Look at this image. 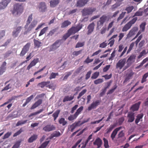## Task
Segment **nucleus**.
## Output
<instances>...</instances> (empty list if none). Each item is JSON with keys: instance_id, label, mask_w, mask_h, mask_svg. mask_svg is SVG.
I'll return each mask as SVG.
<instances>
[{"instance_id": "nucleus-1", "label": "nucleus", "mask_w": 148, "mask_h": 148, "mask_svg": "<svg viewBox=\"0 0 148 148\" xmlns=\"http://www.w3.org/2000/svg\"><path fill=\"white\" fill-rule=\"evenodd\" d=\"M32 16L33 14H32L29 16L26 21V24L25 26V28L27 30V31L28 32L31 31L37 24V21L33 20L30 24L33 19Z\"/></svg>"}, {"instance_id": "nucleus-2", "label": "nucleus", "mask_w": 148, "mask_h": 148, "mask_svg": "<svg viewBox=\"0 0 148 148\" xmlns=\"http://www.w3.org/2000/svg\"><path fill=\"white\" fill-rule=\"evenodd\" d=\"M23 7L22 4L17 3L14 5V10L12 12L13 14L16 13V14H20L23 12Z\"/></svg>"}, {"instance_id": "nucleus-3", "label": "nucleus", "mask_w": 148, "mask_h": 148, "mask_svg": "<svg viewBox=\"0 0 148 148\" xmlns=\"http://www.w3.org/2000/svg\"><path fill=\"white\" fill-rule=\"evenodd\" d=\"M137 19L138 18L137 17L133 18L124 26L122 29V31L123 32L127 31L130 28L132 25L136 22Z\"/></svg>"}, {"instance_id": "nucleus-4", "label": "nucleus", "mask_w": 148, "mask_h": 148, "mask_svg": "<svg viewBox=\"0 0 148 148\" xmlns=\"http://www.w3.org/2000/svg\"><path fill=\"white\" fill-rule=\"evenodd\" d=\"M107 19V16L105 15L101 16L99 20L97 22V27L100 28L103 25V23L106 21Z\"/></svg>"}, {"instance_id": "nucleus-5", "label": "nucleus", "mask_w": 148, "mask_h": 148, "mask_svg": "<svg viewBox=\"0 0 148 148\" xmlns=\"http://www.w3.org/2000/svg\"><path fill=\"white\" fill-rule=\"evenodd\" d=\"M96 10L95 8H85L82 10V12L84 16L91 14Z\"/></svg>"}, {"instance_id": "nucleus-6", "label": "nucleus", "mask_w": 148, "mask_h": 148, "mask_svg": "<svg viewBox=\"0 0 148 148\" xmlns=\"http://www.w3.org/2000/svg\"><path fill=\"white\" fill-rule=\"evenodd\" d=\"M82 24H79L77 25L76 27H72L68 30V31L71 35L74 34L79 31L82 28Z\"/></svg>"}, {"instance_id": "nucleus-7", "label": "nucleus", "mask_w": 148, "mask_h": 148, "mask_svg": "<svg viewBox=\"0 0 148 148\" xmlns=\"http://www.w3.org/2000/svg\"><path fill=\"white\" fill-rule=\"evenodd\" d=\"M101 102V101L99 100L93 101L88 107V111H90L92 109H95L100 104Z\"/></svg>"}, {"instance_id": "nucleus-8", "label": "nucleus", "mask_w": 148, "mask_h": 148, "mask_svg": "<svg viewBox=\"0 0 148 148\" xmlns=\"http://www.w3.org/2000/svg\"><path fill=\"white\" fill-rule=\"evenodd\" d=\"M30 46V43H27L23 47L22 50L20 54L21 56H23L28 51Z\"/></svg>"}, {"instance_id": "nucleus-9", "label": "nucleus", "mask_w": 148, "mask_h": 148, "mask_svg": "<svg viewBox=\"0 0 148 148\" xmlns=\"http://www.w3.org/2000/svg\"><path fill=\"white\" fill-rule=\"evenodd\" d=\"M126 62V59L125 58L120 59L116 64V68L121 69L125 65Z\"/></svg>"}, {"instance_id": "nucleus-10", "label": "nucleus", "mask_w": 148, "mask_h": 148, "mask_svg": "<svg viewBox=\"0 0 148 148\" xmlns=\"http://www.w3.org/2000/svg\"><path fill=\"white\" fill-rule=\"evenodd\" d=\"M134 73L131 70H129L127 71V72L126 74V76L123 83L127 82L130 79H131L134 74Z\"/></svg>"}, {"instance_id": "nucleus-11", "label": "nucleus", "mask_w": 148, "mask_h": 148, "mask_svg": "<svg viewBox=\"0 0 148 148\" xmlns=\"http://www.w3.org/2000/svg\"><path fill=\"white\" fill-rule=\"evenodd\" d=\"M61 40H57L50 47V51H53L58 48L60 45V42Z\"/></svg>"}, {"instance_id": "nucleus-12", "label": "nucleus", "mask_w": 148, "mask_h": 148, "mask_svg": "<svg viewBox=\"0 0 148 148\" xmlns=\"http://www.w3.org/2000/svg\"><path fill=\"white\" fill-rule=\"evenodd\" d=\"M127 117L128 118V122L132 123L133 122L135 119L134 113L131 112H128Z\"/></svg>"}, {"instance_id": "nucleus-13", "label": "nucleus", "mask_w": 148, "mask_h": 148, "mask_svg": "<svg viewBox=\"0 0 148 148\" xmlns=\"http://www.w3.org/2000/svg\"><path fill=\"white\" fill-rule=\"evenodd\" d=\"M138 30V28L137 27H132L127 34V38H130L134 35L135 32L137 31Z\"/></svg>"}, {"instance_id": "nucleus-14", "label": "nucleus", "mask_w": 148, "mask_h": 148, "mask_svg": "<svg viewBox=\"0 0 148 148\" xmlns=\"http://www.w3.org/2000/svg\"><path fill=\"white\" fill-rule=\"evenodd\" d=\"M22 29V27L21 26H18L14 28V30L12 33V35L13 37L14 38L17 37Z\"/></svg>"}, {"instance_id": "nucleus-15", "label": "nucleus", "mask_w": 148, "mask_h": 148, "mask_svg": "<svg viewBox=\"0 0 148 148\" xmlns=\"http://www.w3.org/2000/svg\"><path fill=\"white\" fill-rule=\"evenodd\" d=\"M38 7L39 8V11L40 12H45L47 9L46 5L45 2L40 3Z\"/></svg>"}, {"instance_id": "nucleus-16", "label": "nucleus", "mask_w": 148, "mask_h": 148, "mask_svg": "<svg viewBox=\"0 0 148 148\" xmlns=\"http://www.w3.org/2000/svg\"><path fill=\"white\" fill-rule=\"evenodd\" d=\"M55 129V127L53 125H47L43 128V130L46 132H49Z\"/></svg>"}, {"instance_id": "nucleus-17", "label": "nucleus", "mask_w": 148, "mask_h": 148, "mask_svg": "<svg viewBox=\"0 0 148 148\" xmlns=\"http://www.w3.org/2000/svg\"><path fill=\"white\" fill-rule=\"evenodd\" d=\"M11 0H4L0 3V10L3 9L7 6Z\"/></svg>"}, {"instance_id": "nucleus-18", "label": "nucleus", "mask_w": 148, "mask_h": 148, "mask_svg": "<svg viewBox=\"0 0 148 148\" xmlns=\"http://www.w3.org/2000/svg\"><path fill=\"white\" fill-rule=\"evenodd\" d=\"M95 26V24L94 22H92L88 25L87 27L88 31L87 34L88 35H90L93 32Z\"/></svg>"}, {"instance_id": "nucleus-19", "label": "nucleus", "mask_w": 148, "mask_h": 148, "mask_svg": "<svg viewBox=\"0 0 148 148\" xmlns=\"http://www.w3.org/2000/svg\"><path fill=\"white\" fill-rule=\"evenodd\" d=\"M39 59L38 58H35L32 60L27 66V69L29 70L32 67L35 66L36 63L38 62Z\"/></svg>"}, {"instance_id": "nucleus-20", "label": "nucleus", "mask_w": 148, "mask_h": 148, "mask_svg": "<svg viewBox=\"0 0 148 148\" xmlns=\"http://www.w3.org/2000/svg\"><path fill=\"white\" fill-rule=\"evenodd\" d=\"M89 0H78L76 4L77 6L82 7L84 5L88 2Z\"/></svg>"}, {"instance_id": "nucleus-21", "label": "nucleus", "mask_w": 148, "mask_h": 148, "mask_svg": "<svg viewBox=\"0 0 148 148\" xmlns=\"http://www.w3.org/2000/svg\"><path fill=\"white\" fill-rule=\"evenodd\" d=\"M122 128L121 127H120L116 128L112 132L111 134V138L112 140H113L115 138L116 135L118 131Z\"/></svg>"}, {"instance_id": "nucleus-22", "label": "nucleus", "mask_w": 148, "mask_h": 148, "mask_svg": "<svg viewBox=\"0 0 148 148\" xmlns=\"http://www.w3.org/2000/svg\"><path fill=\"white\" fill-rule=\"evenodd\" d=\"M140 103L141 102L139 101L132 105L131 108L133 112L138 110Z\"/></svg>"}, {"instance_id": "nucleus-23", "label": "nucleus", "mask_w": 148, "mask_h": 148, "mask_svg": "<svg viewBox=\"0 0 148 148\" xmlns=\"http://www.w3.org/2000/svg\"><path fill=\"white\" fill-rule=\"evenodd\" d=\"M102 141L101 139L98 138L96 139L95 141L93 143L94 145H97V148L100 147L102 144Z\"/></svg>"}, {"instance_id": "nucleus-24", "label": "nucleus", "mask_w": 148, "mask_h": 148, "mask_svg": "<svg viewBox=\"0 0 148 148\" xmlns=\"http://www.w3.org/2000/svg\"><path fill=\"white\" fill-rule=\"evenodd\" d=\"M6 65V63L5 62H4L1 66L0 67V75H2L5 72L6 70L5 66Z\"/></svg>"}, {"instance_id": "nucleus-25", "label": "nucleus", "mask_w": 148, "mask_h": 148, "mask_svg": "<svg viewBox=\"0 0 148 148\" xmlns=\"http://www.w3.org/2000/svg\"><path fill=\"white\" fill-rule=\"evenodd\" d=\"M42 103V99H39L32 106L31 108V109L32 110L35 109L40 105Z\"/></svg>"}, {"instance_id": "nucleus-26", "label": "nucleus", "mask_w": 148, "mask_h": 148, "mask_svg": "<svg viewBox=\"0 0 148 148\" xmlns=\"http://www.w3.org/2000/svg\"><path fill=\"white\" fill-rule=\"evenodd\" d=\"M136 56L134 55H132L127 59V62L130 64L134 62L135 60Z\"/></svg>"}, {"instance_id": "nucleus-27", "label": "nucleus", "mask_w": 148, "mask_h": 148, "mask_svg": "<svg viewBox=\"0 0 148 148\" xmlns=\"http://www.w3.org/2000/svg\"><path fill=\"white\" fill-rule=\"evenodd\" d=\"M60 0H51L50 2V6L54 7L57 5L59 3Z\"/></svg>"}, {"instance_id": "nucleus-28", "label": "nucleus", "mask_w": 148, "mask_h": 148, "mask_svg": "<svg viewBox=\"0 0 148 148\" xmlns=\"http://www.w3.org/2000/svg\"><path fill=\"white\" fill-rule=\"evenodd\" d=\"M71 22L68 20H66L64 21L61 24V27L62 28H65L70 25Z\"/></svg>"}, {"instance_id": "nucleus-29", "label": "nucleus", "mask_w": 148, "mask_h": 148, "mask_svg": "<svg viewBox=\"0 0 148 148\" xmlns=\"http://www.w3.org/2000/svg\"><path fill=\"white\" fill-rule=\"evenodd\" d=\"M74 95L70 97L68 95L65 96L63 99V102H64L67 101H71L74 99Z\"/></svg>"}, {"instance_id": "nucleus-30", "label": "nucleus", "mask_w": 148, "mask_h": 148, "mask_svg": "<svg viewBox=\"0 0 148 148\" xmlns=\"http://www.w3.org/2000/svg\"><path fill=\"white\" fill-rule=\"evenodd\" d=\"M38 138V136L36 134H34L29 138L28 140L29 143H31L36 140Z\"/></svg>"}, {"instance_id": "nucleus-31", "label": "nucleus", "mask_w": 148, "mask_h": 148, "mask_svg": "<svg viewBox=\"0 0 148 148\" xmlns=\"http://www.w3.org/2000/svg\"><path fill=\"white\" fill-rule=\"evenodd\" d=\"M143 116V114H138L136 116V118L135 119V123L136 124H137L140 121V120L142 119Z\"/></svg>"}, {"instance_id": "nucleus-32", "label": "nucleus", "mask_w": 148, "mask_h": 148, "mask_svg": "<svg viewBox=\"0 0 148 148\" xmlns=\"http://www.w3.org/2000/svg\"><path fill=\"white\" fill-rule=\"evenodd\" d=\"M50 83V82H43L39 83L38 86L41 88H44L45 86L49 84Z\"/></svg>"}, {"instance_id": "nucleus-33", "label": "nucleus", "mask_w": 148, "mask_h": 148, "mask_svg": "<svg viewBox=\"0 0 148 148\" xmlns=\"http://www.w3.org/2000/svg\"><path fill=\"white\" fill-rule=\"evenodd\" d=\"M34 46L36 47L39 48L41 46V42L38 40L34 39Z\"/></svg>"}, {"instance_id": "nucleus-34", "label": "nucleus", "mask_w": 148, "mask_h": 148, "mask_svg": "<svg viewBox=\"0 0 148 148\" xmlns=\"http://www.w3.org/2000/svg\"><path fill=\"white\" fill-rule=\"evenodd\" d=\"M60 112V110H57L56 111L52 114V116L54 117V120L55 121L58 117V115Z\"/></svg>"}, {"instance_id": "nucleus-35", "label": "nucleus", "mask_w": 148, "mask_h": 148, "mask_svg": "<svg viewBox=\"0 0 148 148\" xmlns=\"http://www.w3.org/2000/svg\"><path fill=\"white\" fill-rule=\"evenodd\" d=\"M59 123L60 124H61L63 126H64L67 123V122L65 121V119L63 118H61L59 120Z\"/></svg>"}, {"instance_id": "nucleus-36", "label": "nucleus", "mask_w": 148, "mask_h": 148, "mask_svg": "<svg viewBox=\"0 0 148 148\" xmlns=\"http://www.w3.org/2000/svg\"><path fill=\"white\" fill-rule=\"evenodd\" d=\"M61 134L59 132H56L55 133L51 134V136L50 139H52L54 137H58Z\"/></svg>"}, {"instance_id": "nucleus-37", "label": "nucleus", "mask_w": 148, "mask_h": 148, "mask_svg": "<svg viewBox=\"0 0 148 148\" xmlns=\"http://www.w3.org/2000/svg\"><path fill=\"white\" fill-rule=\"evenodd\" d=\"M120 5L121 3H119V2H116L115 4L112 6L111 10L112 11H114L116 9L120 6Z\"/></svg>"}, {"instance_id": "nucleus-38", "label": "nucleus", "mask_w": 148, "mask_h": 148, "mask_svg": "<svg viewBox=\"0 0 148 148\" xmlns=\"http://www.w3.org/2000/svg\"><path fill=\"white\" fill-rule=\"evenodd\" d=\"M146 25V23L145 22L141 23L140 25V30H141V32H143L144 31L145 29V26Z\"/></svg>"}, {"instance_id": "nucleus-39", "label": "nucleus", "mask_w": 148, "mask_h": 148, "mask_svg": "<svg viewBox=\"0 0 148 148\" xmlns=\"http://www.w3.org/2000/svg\"><path fill=\"white\" fill-rule=\"evenodd\" d=\"M116 126V125L115 124L110 125L109 127L107 129V131L106 132V133L108 134L110 132L113 130V129Z\"/></svg>"}, {"instance_id": "nucleus-40", "label": "nucleus", "mask_w": 148, "mask_h": 148, "mask_svg": "<svg viewBox=\"0 0 148 148\" xmlns=\"http://www.w3.org/2000/svg\"><path fill=\"white\" fill-rule=\"evenodd\" d=\"M148 77V72L145 74L143 76L141 83H143L146 81V78Z\"/></svg>"}, {"instance_id": "nucleus-41", "label": "nucleus", "mask_w": 148, "mask_h": 148, "mask_svg": "<svg viewBox=\"0 0 148 148\" xmlns=\"http://www.w3.org/2000/svg\"><path fill=\"white\" fill-rule=\"evenodd\" d=\"M83 106H81L77 109L76 112L75 113L77 116L79 115V114H80L81 112L82 111L83 109Z\"/></svg>"}, {"instance_id": "nucleus-42", "label": "nucleus", "mask_w": 148, "mask_h": 148, "mask_svg": "<svg viewBox=\"0 0 148 148\" xmlns=\"http://www.w3.org/2000/svg\"><path fill=\"white\" fill-rule=\"evenodd\" d=\"M48 29V27H46L42 29L40 32L39 35V36H40L45 34L47 30Z\"/></svg>"}, {"instance_id": "nucleus-43", "label": "nucleus", "mask_w": 148, "mask_h": 148, "mask_svg": "<svg viewBox=\"0 0 148 148\" xmlns=\"http://www.w3.org/2000/svg\"><path fill=\"white\" fill-rule=\"evenodd\" d=\"M134 7L133 6H130L126 8L125 10L127 11V14L130 13L133 10Z\"/></svg>"}, {"instance_id": "nucleus-44", "label": "nucleus", "mask_w": 148, "mask_h": 148, "mask_svg": "<svg viewBox=\"0 0 148 148\" xmlns=\"http://www.w3.org/2000/svg\"><path fill=\"white\" fill-rule=\"evenodd\" d=\"M49 141H48L44 142L38 148H45L49 143Z\"/></svg>"}, {"instance_id": "nucleus-45", "label": "nucleus", "mask_w": 148, "mask_h": 148, "mask_svg": "<svg viewBox=\"0 0 148 148\" xmlns=\"http://www.w3.org/2000/svg\"><path fill=\"white\" fill-rule=\"evenodd\" d=\"M103 140L104 143V145L105 148H108L109 145H108V140L105 138H103Z\"/></svg>"}, {"instance_id": "nucleus-46", "label": "nucleus", "mask_w": 148, "mask_h": 148, "mask_svg": "<svg viewBox=\"0 0 148 148\" xmlns=\"http://www.w3.org/2000/svg\"><path fill=\"white\" fill-rule=\"evenodd\" d=\"M87 90L86 89L83 90L79 94L77 97V99H79L82 96L84 95L86 92Z\"/></svg>"}, {"instance_id": "nucleus-47", "label": "nucleus", "mask_w": 148, "mask_h": 148, "mask_svg": "<svg viewBox=\"0 0 148 148\" xmlns=\"http://www.w3.org/2000/svg\"><path fill=\"white\" fill-rule=\"evenodd\" d=\"M117 86L116 84H115L113 87V88L111 89L110 90L107 92V94H111L114 91V90H115L117 87Z\"/></svg>"}, {"instance_id": "nucleus-48", "label": "nucleus", "mask_w": 148, "mask_h": 148, "mask_svg": "<svg viewBox=\"0 0 148 148\" xmlns=\"http://www.w3.org/2000/svg\"><path fill=\"white\" fill-rule=\"evenodd\" d=\"M77 116L75 114L74 115H71L68 118V119L70 121H72L76 118Z\"/></svg>"}, {"instance_id": "nucleus-49", "label": "nucleus", "mask_w": 148, "mask_h": 148, "mask_svg": "<svg viewBox=\"0 0 148 148\" xmlns=\"http://www.w3.org/2000/svg\"><path fill=\"white\" fill-rule=\"evenodd\" d=\"M93 60V59H90L89 56H88L86 59L84 61V63L88 64L92 62Z\"/></svg>"}, {"instance_id": "nucleus-50", "label": "nucleus", "mask_w": 148, "mask_h": 148, "mask_svg": "<svg viewBox=\"0 0 148 148\" xmlns=\"http://www.w3.org/2000/svg\"><path fill=\"white\" fill-rule=\"evenodd\" d=\"M84 45V42H78L77 43V44L76 45L75 47L76 48H77L80 47H82Z\"/></svg>"}, {"instance_id": "nucleus-51", "label": "nucleus", "mask_w": 148, "mask_h": 148, "mask_svg": "<svg viewBox=\"0 0 148 148\" xmlns=\"http://www.w3.org/2000/svg\"><path fill=\"white\" fill-rule=\"evenodd\" d=\"M147 54L146 51L145 50H143L141 52L139 55L138 56V58L140 59L143 56Z\"/></svg>"}, {"instance_id": "nucleus-52", "label": "nucleus", "mask_w": 148, "mask_h": 148, "mask_svg": "<svg viewBox=\"0 0 148 148\" xmlns=\"http://www.w3.org/2000/svg\"><path fill=\"white\" fill-rule=\"evenodd\" d=\"M99 75V72H95L92 74L91 78L92 79H95L98 77Z\"/></svg>"}, {"instance_id": "nucleus-53", "label": "nucleus", "mask_w": 148, "mask_h": 148, "mask_svg": "<svg viewBox=\"0 0 148 148\" xmlns=\"http://www.w3.org/2000/svg\"><path fill=\"white\" fill-rule=\"evenodd\" d=\"M27 120H25L23 121H19L16 123V126H18L20 125H22L25 124L27 122Z\"/></svg>"}, {"instance_id": "nucleus-54", "label": "nucleus", "mask_w": 148, "mask_h": 148, "mask_svg": "<svg viewBox=\"0 0 148 148\" xmlns=\"http://www.w3.org/2000/svg\"><path fill=\"white\" fill-rule=\"evenodd\" d=\"M82 51V50H80L78 51H75L72 53V54L74 56H77L80 54Z\"/></svg>"}, {"instance_id": "nucleus-55", "label": "nucleus", "mask_w": 148, "mask_h": 148, "mask_svg": "<svg viewBox=\"0 0 148 148\" xmlns=\"http://www.w3.org/2000/svg\"><path fill=\"white\" fill-rule=\"evenodd\" d=\"M57 30V28H55L52 29L49 32L48 35L49 36H52L56 32Z\"/></svg>"}, {"instance_id": "nucleus-56", "label": "nucleus", "mask_w": 148, "mask_h": 148, "mask_svg": "<svg viewBox=\"0 0 148 148\" xmlns=\"http://www.w3.org/2000/svg\"><path fill=\"white\" fill-rule=\"evenodd\" d=\"M143 12L142 11H138L135 13L133 17H134L135 16H141L143 15Z\"/></svg>"}, {"instance_id": "nucleus-57", "label": "nucleus", "mask_w": 148, "mask_h": 148, "mask_svg": "<svg viewBox=\"0 0 148 148\" xmlns=\"http://www.w3.org/2000/svg\"><path fill=\"white\" fill-rule=\"evenodd\" d=\"M36 94L34 95H31L29 97L27 98L26 99V102L27 103H29L30 101L34 98V97L35 96Z\"/></svg>"}, {"instance_id": "nucleus-58", "label": "nucleus", "mask_w": 148, "mask_h": 148, "mask_svg": "<svg viewBox=\"0 0 148 148\" xmlns=\"http://www.w3.org/2000/svg\"><path fill=\"white\" fill-rule=\"evenodd\" d=\"M72 73L71 71L66 72V74L64 76V77L63 79V80H66L67 79L68 77L70 75H71L72 74Z\"/></svg>"}, {"instance_id": "nucleus-59", "label": "nucleus", "mask_w": 148, "mask_h": 148, "mask_svg": "<svg viewBox=\"0 0 148 148\" xmlns=\"http://www.w3.org/2000/svg\"><path fill=\"white\" fill-rule=\"evenodd\" d=\"M126 13V12H122V13L120 14L119 17L117 18V21H119L121 19H122L124 17L125 14Z\"/></svg>"}, {"instance_id": "nucleus-60", "label": "nucleus", "mask_w": 148, "mask_h": 148, "mask_svg": "<svg viewBox=\"0 0 148 148\" xmlns=\"http://www.w3.org/2000/svg\"><path fill=\"white\" fill-rule=\"evenodd\" d=\"M71 34H70L68 31L67 33H66L65 34H64L63 37V39L65 40H66L69 37Z\"/></svg>"}, {"instance_id": "nucleus-61", "label": "nucleus", "mask_w": 148, "mask_h": 148, "mask_svg": "<svg viewBox=\"0 0 148 148\" xmlns=\"http://www.w3.org/2000/svg\"><path fill=\"white\" fill-rule=\"evenodd\" d=\"M5 35V31L2 30L0 31V40Z\"/></svg>"}, {"instance_id": "nucleus-62", "label": "nucleus", "mask_w": 148, "mask_h": 148, "mask_svg": "<svg viewBox=\"0 0 148 148\" xmlns=\"http://www.w3.org/2000/svg\"><path fill=\"white\" fill-rule=\"evenodd\" d=\"M11 134L12 133L11 132H8L4 135L3 136V139H5L8 138L11 135Z\"/></svg>"}, {"instance_id": "nucleus-63", "label": "nucleus", "mask_w": 148, "mask_h": 148, "mask_svg": "<svg viewBox=\"0 0 148 148\" xmlns=\"http://www.w3.org/2000/svg\"><path fill=\"white\" fill-rule=\"evenodd\" d=\"M103 82V80L102 79H98L95 80L94 83L95 84H97L99 83H101Z\"/></svg>"}, {"instance_id": "nucleus-64", "label": "nucleus", "mask_w": 148, "mask_h": 148, "mask_svg": "<svg viewBox=\"0 0 148 148\" xmlns=\"http://www.w3.org/2000/svg\"><path fill=\"white\" fill-rule=\"evenodd\" d=\"M134 42H133L130 45L129 49L127 51V53H128L130 52V51L132 49L133 47H134Z\"/></svg>"}]
</instances>
